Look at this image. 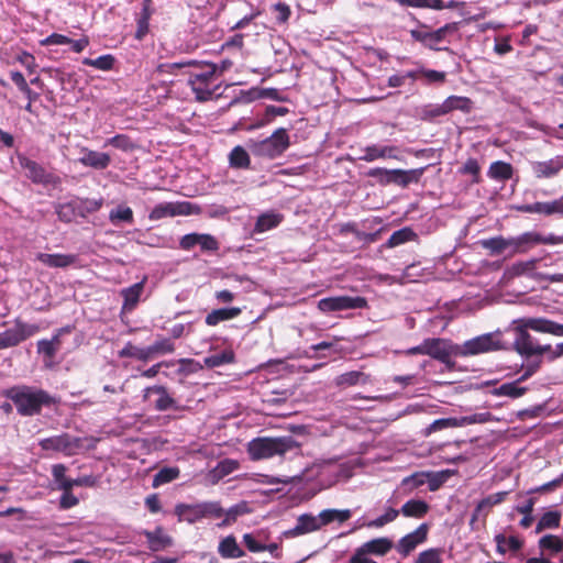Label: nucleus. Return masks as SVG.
<instances>
[{
  "label": "nucleus",
  "instance_id": "obj_1",
  "mask_svg": "<svg viewBox=\"0 0 563 563\" xmlns=\"http://www.w3.org/2000/svg\"><path fill=\"white\" fill-rule=\"evenodd\" d=\"M515 332L514 349L525 357L536 355L537 340L529 333V330L548 333L554 336H563V324L547 318H519L512 321Z\"/></svg>",
  "mask_w": 563,
  "mask_h": 563
},
{
  "label": "nucleus",
  "instance_id": "obj_2",
  "mask_svg": "<svg viewBox=\"0 0 563 563\" xmlns=\"http://www.w3.org/2000/svg\"><path fill=\"white\" fill-rule=\"evenodd\" d=\"M7 397L12 400L22 416L36 415L42 406H48L54 401L45 390L27 386L10 388Z\"/></svg>",
  "mask_w": 563,
  "mask_h": 563
},
{
  "label": "nucleus",
  "instance_id": "obj_3",
  "mask_svg": "<svg viewBox=\"0 0 563 563\" xmlns=\"http://www.w3.org/2000/svg\"><path fill=\"white\" fill-rule=\"evenodd\" d=\"M298 443L290 437L284 438H256L249 442L247 453L253 461L266 460L276 455H284L297 450Z\"/></svg>",
  "mask_w": 563,
  "mask_h": 563
},
{
  "label": "nucleus",
  "instance_id": "obj_4",
  "mask_svg": "<svg viewBox=\"0 0 563 563\" xmlns=\"http://www.w3.org/2000/svg\"><path fill=\"white\" fill-rule=\"evenodd\" d=\"M247 148L254 156L267 159H275L282 156L290 146L288 132L284 128H279L264 140H249Z\"/></svg>",
  "mask_w": 563,
  "mask_h": 563
},
{
  "label": "nucleus",
  "instance_id": "obj_5",
  "mask_svg": "<svg viewBox=\"0 0 563 563\" xmlns=\"http://www.w3.org/2000/svg\"><path fill=\"white\" fill-rule=\"evenodd\" d=\"M188 85L194 92L196 100L202 102L218 96V90L221 87L219 76L217 75V67L212 65H205L199 70L192 71L188 78Z\"/></svg>",
  "mask_w": 563,
  "mask_h": 563
},
{
  "label": "nucleus",
  "instance_id": "obj_6",
  "mask_svg": "<svg viewBox=\"0 0 563 563\" xmlns=\"http://www.w3.org/2000/svg\"><path fill=\"white\" fill-rule=\"evenodd\" d=\"M504 349L501 332H488L457 344V356L467 357Z\"/></svg>",
  "mask_w": 563,
  "mask_h": 563
},
{
  "label": "nucleus",
  "instance_id": "obj_7",
  "mask_svg": "<svg viewBox=\"0 0 563 563\" xmlns=\"http://www.w3.org/2000/svg\"><path fill=\"white\" fill-rule=\"evenodd\" d=\"M508 492H498L490 494L478 500L470 520V527L473 531H479L486 527V520L492 509L504 503Z\"/></svg>",
  "mask_w": 563,
  "mask_h": 563
},
{
  "label": "nucleus",
  "instance_id": "obj_8",
  "mask_svg": "<svg viewBox=\"0 0 563 563\" xmlns=\"http://www.w3.org/2000/svg\"><path fill=\"white\" fill-rule=\"evenodd\" d=\"M18 161L24 172V176L33 184L43 186H56L60 184V178L57 175L46 170L45 167L37 162L24 155H18Z\"/></svg>",
  "mask_w": 563,
  "mask_h": 563
},
{
  "label": "nucleus",
  "instance_id": "obj_9",
  "mask_svg": "<svg viewBox=\"0 0 563 563\" xmlns=\"http://www.w3.org/2000/svg\"><path fill=\"white\" fill-rule=\"evenodd\" d=\"M489 412H479L463 417L437 419L426 429V434L429 435L433 432L449 428H461L470 424L485 423L489 421Z\"/></svg>",
  "mask_w": 563,
  "mask_h": 563
},
{
  "label": "nucleus",
  "instance_id": "obj_10",
  "mask_svg": "<svg viewBox=\"0 0 563 563\" xmlns=\"http://www.w3.org/2000/svg\"><path fill=\"white\" fill-rule=\"evenodd\" d=\"M199 211V207L188 201L163 202L151 210L148 218L152 221H157L167 217L198 214Z\"/></svg>",
  "mask_w": 563,
  "mask_h": 563
},
{
  "label": "nucleus",
  "instance_id": "obj_11",
  "mask_svg": "<svg viewBox=\"0 0 563 563\" xmlns=\"http://www.w3.org/2000/svg\"><path fill=\"white\" fill-rule=\"evenodd\" d=\"M38 444L45 451L62 452L68 456L76 454L81 448L80 439L68 433L42 439Z\"/></svg>",
  "mask_w": 563,
  "mask_h": 563
},
{
  "label": "nucleus",
  "instance_id": "obj_12",
  "mask_svg": "<svg viewBox=\"0 0 563 563\" xmlns=\"http://www.w3.org/2000/svg\"><path fill=\"white\" fill-rule=\"evenodd\" d=\"M38 330L40 328L35 324L16 321L13 328L0 333V350L16 346Z\"/></svg>",
  "mask_w": 563,
  "mask_h": 563
},
{
  "label": "nucleus",
  "instance_id": "obj_13",
  "mask_svg": "<svg viewBox=\"0 0 563 563\" xmlns=\"http://www.w3.org/2000/svg\"><path fill=\"white\" fill-rule=\"evenodd\" d=\"M366 303L363 297L339 296L320 299L318 301V308L320 311L329 313L342 310L362 309L366 307Z\"/></svg>",
  "mask_w": 563,
  "mask_h": 563
},
{
  "label": "nucleus",
  "instance_id": "obj_14",
  "mask_svg": "<svg viewBox=\"0 0 563 563\" xmlns=\"http://www.w3.org/2000/svg\"><path fill=\"white\" fill-rule=\"evenodd\" d=\"M426 355L444 364H449L452 356H457V344L450 340L432 338L424 340Z\"/></svg>",
  "mask_w": 563,
  "mask_h": 563
},
{
  "label": "nucleus",
  "instance_id": "obj_15",
  "mask_svg": "<svg viewBox=\"0 0 563 563\" xmlns=\"http://www.w3.org/2000/svg\"><path fill=\"white\" fill-rule=\"evenodd\" d=\"M453 30H455L454 24H445L435 31L412 30L410 34L413 40L420 42L426 47L440 51L441 48L438 46V44L442 42L445 35Z\"/></svg>",
  "mask_w": 563,
  "mask_h": 563
},
{
  "label": "nucleus",
  "instance_id": "obj_16",
  "mask_svg": "<svg viewBox=\"0 0 563 563\" xmlns=\"http://www.w3.org/2000/svg\"><path fill=\"white\" fill-rule=\"evenodd\" d=\"M199 245L201 251H218L219 243L214 236L207 233H189L179 241V246L184 251H189Z\"/></svg>",
  "mask_w": 563,
  "mask_h": 563
},
{
  "label": "nucleus",
  "instance_id": "obj_17",
  "mask_svg": "<svg viewBox=\"0 0 563 563\" xmlns=\"http://www.w3.org/2000/svg\"><path fill=\"white\" fill-rule=\"evenodd\" d=\"M151 395H156L157 398L154 401V408L158 411L166 410H179L180 406L174 397L168 393L167 388L162 385H155L144 389V398H148Z\"/></svg>",
  "mask_w": 563,
  "mask_h": 563
},
{
  "label": "nucleus",
  "instance_id": "obj_18",
  "mask_svg": "<svg viewBox=\"0 0 563 563\" xmlns=\"http://www.w3.org/2000/svg\"><path fill=\"white\" fill-rule=\"evenodd\" d=\"M530 167L538 179L553 178L563 169V156H555L548 161H534L530 163Z\"/></svg>",
  "mask_w": 563,
  "mask_h": 563
},
{
  "label": "nucleus",
  "instance_id": "obj_19",
  "mask_svg": "<svg viewBox=\"0 0 563 563\" xmlns=\"http://www.w3.org/2000/svg\"><path fill=\"white\" fill-rule=\"evenodd\" d=\"M428 526L426 523L420 525L415 531L402 537L396 549L402 555L407 556L411 551H413L417 545L424 542L427 539Z\"/></svg>",
  "mask_w": 563,
  "mask_h": 563
},
{
  "label": "nucleus",
  "instance_id": "obj_20",
  "mask_svg": "<svg viewBox=\"0 0 563 563\" xmlns=\"http://www.w3.org/2000/svg\"><path fill=\"white\" fill-rule=\"evenodd\" d=\"M362 152L363 154L360 156V159L365 162L385 158L399 159L398 148L396 146L372 144L364 147Z\"/></svg>",
  "mask_w": 563,
  "mask_h": 563
},
{
  "label": "nucleus",
  "instance_id": "obj_21",
  "mask_svg": "<svg viewBox=\"0 0 563 563\" xmlns=\"http://www.w3.org/2000/svg\"><path fill=\"white\" fill-rule=\"evenodd\" d=\"M321 522L318 516L303 514L298 517L296 526L286 532L289 537H298L319 530Z\"/></svg>",
  "mask_w": 563,
  "mask_h": 563
},
{
  "label": "nucleus",
  "instance_id": "obj_22",
  "mask_svg": "<svg viewBox=\"0 0 563 563\" xmlns=\"http://www.w3.org/2000/svg\"><path fill=\"white\" fill-rule=\"evenodd\" d=\"M36 260L48 267L65 268L77 261L74 254H47L37 253Z\"/></svg>",
  "mask_w": 563,
  "mask_h": 563
},
{
  "label": "nucleus",
  "instance_id": "obj_23",
  "mask_svg": "<svg viewBox=\"0 0 563 563\" xmlns=\"http://www.w3.org/2000/svg\"><path fill=\"white\" fill-rule=\"evenodd\" d=\"M497 553L504 555L508 551L516 553L523 547V540L518 536L507 537L504 533H498L494 537Z\"/></svg>",
  "mask_w": 563,
  "mask_h": 563
},
{
  "label": "nucleus",
  "instance_id": "obj_24",
  "mask_svg": "<svg viewBox=\"0 0 563 563\" xmlns=\"http://www.w3.org/2000/svg\"><path fill=\"white\" fill-rule=\"evenodd\" d=\"M148 548L154 551H162L173 545V539L164 532L163 528L157 527L154 531H145Z\"/></svg>",
  "mask_w": 563,
  "mask_h": 563
},
{
  "label": "nucleus",
  "instance_id": "obj_25",
  "mask_svg": "<svg viewBox=\"0 0 563 563\" xmlns=\"http://www.w3.org/2000/svg\"><path fill=\"white\" fill-rule=\"evenodd\" d=\"M393 548V541L386 537L376 538L363 543L360 548L366 555H385Z\"/></svg>",
  "mask_w": 563,
  "mask_h": 563
},
{
  "label": "nucleus",
  "instance_id": "obj_26",
  "mask_svg": "<svg viewBox=\"0 0 563 563\" xmlns=\"http://www.w3.org/2000/svg\"><path fill=\"white\" fill-rule=\"evenodd\" d=\"M284 220V216L276 211H267L258 216L254 232L255 233H264L266 231H269L272 229L277 228Z\"/></svg>",
  "mask_w": 563,
  "mask_h": 563
},
{
  "label": "nucleus",
  "instance_id": "obj_27",
  "mask_svg": "<svg viewBox=\"0 0 563 563\" xmlns=\"http://www.w3.org/2000/svg\"><path fill=\"white\" fill-rule=\"evenodd\" d=\"M218 553L223 559H240L244 556V551L238 544L234 536H227L223 538L218 545Z\"/></svg>",
  "mask_w": 563,
  "mask_h": 563
},
{
  "label": "nucleus",
  "instance_id": "obj_28",
  "mask_svg": "<svg viewBox=\"0 0 563 563\" xmlns=\"http://www.w3.org/2000/svg\"><path fill=\"white\" fill-rule=\"evenodd\" d=\"M77 161L85 167L102 170L110 165L111 157L107 153L91 150L90 153H86V157H78Z\"/></svg>",
  "mask_w": 563,
  "mask_h": 563
},
{
  "label": "nucleus",
  "instance_id": "obj_29",
  "mask_svg": "<svg viewBox=\"0 0 563 563\" xmlns=\"http://www.w3.org/2000/svg\"><path fill=\"white\" fill-rule=\"evenodd\" d=\"M423 168L418 169H390V184H397L402 187L408 186L410 183H418L423 174Z\"/></svg>",
  "mask_w": 563,
  "mask_h": 563
},
{
  "label": "nucleus",
  "instance_id": "obj_30",
  "mask_svg": "<svg viewBox=\"0 0 563 563\" xmlns=\"http://www.w3.org/2000/svg\"><path fill=\"white\" fill-rule=\"evenodd\" d=\"M175 514L178 516L180 521L188 523H195L202 519L201 506L198 504H178L175 507Z\"/></svg>",
  "mask_w": 563,
  "mask_h": 563
},
{
  "label": "nucleus",
  "instance_id": "obj_31",
  "mask_svg": "<svg viewBox=\"0 0 563 563\" xmlns=\"http://www.w3.org/2000/svg\"><path fill=\"white\" fill-rule=\"evenodd\" d=\"M78 217L86 218L88 214L97 212L103 205V199H90L75 197L71 199Z\"/></svg>",
  "mask_w": 563,
  "mask_h": 563
},
{
  "label": "nucleus",
  "instance_id": "obj_32",
  "mask_svg": "<svg viewBox=\"0 0 563 563\" xmlns=\"http://www.w3.org/2000/svg\"><path fill=\"white\" fill-rule=\"evenodd\" d=\"M242 309L239 307L220 308L214 309L206 317V323L210 327H214L222 321L232 320L240 316Z\"/></svg>",
  "mask_w": 563,
  "mask_h": 563
},
{
  "label": "nucleus",
  "instance_id": "obj_33",
  "mask_svg": "<svg viewBox=\"0 0 563 563\" xmlns=\"http://www.w3.org/2000/svg\"><path fill=\"white\" fill-rule=\"evenodd\" d=\"M239 468V462L231 459H225L220 461L217 466L211 470L208 474V478L211 482V484L218 483L220 479H222L224 476L233 473Z\"/></svg>",
  "mask_w": 563,
  "mask_h": 563
},
{
  "label": "nucleus",
  "instance_id": "obj_34",
  "mask_svg": "<svg viewBox=\"0 0 563 563\" xmlns=\"http://www.w3.org/2000/svg\"><path fill=\"white\" fill-rule=\"evenodd\" d=\"M229 165L236 169H247L251 166V157L247 150L241 145L234 146L229 153Z\"/></svg>",
  "mask_w": 563,
  "mask_h": 563
},
{
  "label": "nucleus",
  "instance_id": "obj_35",
  "mask_svg": "<svg viewBox=\"0 0 563 563\" xmlns=\"http://www.w3.org/2000/svg\"><path fill=\"white\" fill-rule=\"evenodd\" d=\"M514 253H527L529 250L538 245V232L529 231L518 236H514Z\"/></svg>",
  "mask_w": 563,
  "mask_h": 563
},
{
  "label": "nucleus",
  "instance_id": "obj_36",
  "mask_svg": "<svg viewBox=\"0 0 563 563\" xmlns=\"http://www.w3.org/2000/svg\"><path fill=\"white\" fill-rule=\"evenodd\" d=\"M109 221L114 227L132 224L134 221L133 210L125 205H119L109 212Z\"/></svg>",
  "mask_w": 563,
  "mask_h": 563
},
{
  "label": "nucleus",
  "instance_id": "obj_37",
  "mask_svg": "<svg viewBox=\"0 0 563 563\" xmlns=\"http://www.w3.org/2000/svg\"><path fill=\"white\" fill-rule=\"evenodd\" d=\"M562 514L559 510H547L542 514L539 521L537 522L534 532L541 533L548 529L559 528L561 525Z\"/></svg>",
  "mask_w": 563,
  "mask_h": 563
},
{
  "label": "nucleus",
  "instance_id": "obj_38",
  "mask_svg": "<svg viewBox=\"0 0 563 563\" xmlns=\"http://www.w3.org/2000/svg\"><path fill=\"white\" fill-rule=\"evenodd\" d=\"M514 238H492L483 241L484 247L489 250L493 254H501L506 251H509L510 255H514Z\"/></svg>",
  "mask_w": 563,
  "mask_h": 563
},
{
  "label": "nucleus",
  "instance_id": "obj_39",
  "mask_svg": "<svg viewBox=\"0 0 563 563\" xmlns=\"http://www.w3.org/2000/svg\"><path fill=\"white\" fill-rule=\"evenodd\" d=\"M352 517L350 509H324L319 514L321 527L332 522H345Z\"/></svg>",
  "mask_w": 563,
  "mask_h": 563
},
{
  "label": "nucleus",
  "instance_id": "obj_40",
  "mask_svg": "<svg viewBox=\"0 0 563 563\" xmlns=\"http://www.w3.org/2000/svg\"><path fill=\"white\" fill-rule=\"evenodd\" d=\"M429 510V505L421 499H410L405 503L400 512L405 517L422 518Z\"/></svg>",
  "mask_w": 563,
  "mask_h": 563
},
{
  "label": "nucleus",
  "instance_id": "obj_41",
  "mask_svg": "<svg viewBox=\"0 0 563 563\" xmlns=\"http://www.w3.org/2000/svg\"><path fill=\"white\" fill-rule=\"evenodd\" d=\"M144 282L145 279L140 283H135L134 285L128 288L122 289L121 295L124 299L123 307L125 309L131 310L136 306L144 288Z\"/></svg>",
  "mask_w": 563,
  "mask_h": 563
},
{
  "label": "nucleus",
  "instance_id": "obj_42",
  "mask_svg": "<svg viewBox=\"0 0 563 563\" xmlns=\"http://www.w3.org/2000/svg\"><path fill=\"white\" fill-rule=\"evenodd\" d=\"M487 175L495 180H508L512 177V166L503 161L494 162L490 164Z\"/></svg>",
  "mask_w": 563,
  "mask_h": 563
},
{
  "label": "nucleus",
  "instance_id": "obj_43",
  "mask_svg": "<svg viewBox=\"0 0 563 563\" xmlns=\"http://www.w3.org/2000/svg\"><path fill=\"white\" fill-rule=\"evenodd\" d=\"M443 103L448 113L453 110H461L465 113H468L473 106V102L470 98L462 96H450L444 100Z\"/></svg>",
  "mask_w": 563,
  "mask_h": 563
},
{
  "label": "nucleus",
  "instance_id": "obj_44",
  "mask_svg": "<svg viewBox=\"0 0 563 563\" xmlns=\"http://www.w3.org/2000/svg\"><path fill=\"white\" fill-rule=\"evenodd\" d=\"M234 360V353L231 350H224L219 353L211 354L203 358L205 366L214 368L224 364H230Z\"/></svg>",
  "mask_w": 563,
  "mask_h": 563
},
{
  "label": "nucleus",
  "instance_id": "obj_45",
  "mask_svg": "<svg viewBox=\"0 0 563 563\" xmlns=\"http://www.w3.org/2000/svg\"><path fill=\"white\" fill-rule=\"evenodd\" d=\"M520 383L521 382H518V379L516 382L505 383L494 390V395L519 398L527 391V387L520 386Z\"/></svg>",
  "mask_w": 563,
  "mask_h": 563
},
{
  "label": "nucleus",
  "instance_id": "obj_46",
  "mask_svg": "<svg viewBox=\"0 0 563 563\" xmlns=\"http://www.w3.org/2000/svg\"><path fill=\"white\" fill-rule=\"evenodd\" d=\"M539 548L542 551H548L551 554H556L563 551V540L554 534H545L539 540Z\"/></svg>",
  "mask_w": 563,
  "mask_h": 563
},
{
  "label": "nucleus",
  "instance_id": "obj_47",
  "mask_svg": "<svg viewBox=\"0 0 563 563\" xmlns=\"http://www.w3.org/2000/svg\"><path fill=\"white\" fill-rule=\"evenodd\" d=\"M180 471L178 467H163L161 468L153 478V487L156 488L161 485L173 482L178 478Z\"/></svg>",
  "mask_w": 563,
  "mask_h": 563
},
{
  "label": "nucleus",
  "instance_id": "obj_48",
  "mask_svg": "<svg viewBox=\"0 0 563 563\" xmlns=\"http://www.w3.org/2000/svg\"><path fill=\"white\" fill-rule=\"evenodd\" d=\"M55 211L58 219L65 223H70L76 220V218H78L73 200L58 203L55 208Z\"/></svg>",
  "mask_w": 563,
  "mask_h": 563
},
{
  "label": "nucleus",
  "instance_id": "obj_49",
  "mask_svg": "<svg viewBox=\"0 0 563 563\" xmlns=\"http://www.w3.org/2000/svg\"><path fill=\"white\" fill-rule=\"evenodd\" d=\"M400 510L395 508H387L383 515L366 522L364 526L367 528H383L387 523L393 522L399 516Z\"/></svg>",
  "mask_w": 563,
  "mask_h": 563
},
{
  "label": "nucleus",
  "instance_id": "obj_50",
  "mask_svg": "<svg viewBox=\"0 0 563 563\" xmlns=\"http://www.w3.org/2000/svg\"><path fill=\"white\" fill-rule=\"evenodd\" d=\"M443 549L431 548L424 550L418 554L415 563H442L443 562Z\"/></svg>",
  "mask_w": 563,
  "mask_h": 563
},
{
  "label": "nucleus",
  "instance_id": "obj_51",
  "mask_svg": "<svg viewBox=\"0 0 563 563\" xmlns=\"http://www.w3.org/2000/svg\"><path fill=\"white\" fill-rule=\"evenodd\" d=\"M415 238H416V233L411 229L404 228V229H400V230L394 232L390 235V238L387 241V245L389 247H395V246L404 244L408 241H411Z\"/></svg>",
  "mask_w": 563,
  "mask_h": 563
},
{
  "label": "nucleus",
  "instance_id": "obj_52",
  "mask_svg": "<svg viewBox=\"0 0 563 563\" xmlns=\"http://www.w3.org/2000/svg\"><path fill=\"white\" fill-rule=\"evenodd\" d=\"M82 64L100 70H110L113 67L114 57L110 54L99 56L95 59L86 57L82 59Z\"/></svg>",
  "mask_w": 563,
  "mask_h": 563
},
{
  "label": "nucleus",
  "instance_id": "obj_53",
  "mask_svg": "<svg viewBox=\"0 0 563 563\" xmlns=\"http://www.w3.org/2000/svg\"><path fill=\"white\" fill-rule=\"evenodd\" d=\"M247 510L246 504H238L229 508L228 510H224V519L218 525V527H227L230 526L232 522L236 520V518L243 514H245Z\"/></svg>",
  "mask_w": 563,
  "mask_h": 563
},
{
  "label": "nucleus",
  "instance_id": "obj_54",
  "mask_svg": "<svg viewBox=\"0 0 563 563\" xmlns=\"http://www.w3.org/2000/svg\"><path fill=\"white\" fill-rule=\"evenodd\" d=\"M262 531H257L255 533H245L243 536V543L249 549V551L257 553L265 551L264 540H261Z\"/></svg>",
  "mask_w": 563,
  "mask_h": 563
},
{
  "label": "nucleus",
  "instance_id": "obj_55",
  "mask_svg": "<svg viewBox=\"0 0 563 563\" xmlns=\"http://www.w3.org/2000/svg\"><path fill=\"white\" fill-rule=\"evenodd\" d=\"M66 466L64 464H54L52 466V475L57 488L60 490H70V487H66L67 483H71L70 478L66 477Z\"/></svg>",
  "mask_w": 563,
  "mask_h": 563
},
{
  "label": "nucleus",
  "instance_id": "obj_56",
  "mask_svg": "<svg viewBox=\"0 0 563 563\" xmlns=\"http://www.w3.org/2000/svg\"><path fill=\"white\" fill-rule=\"evenodd\" d=\"M555 213L563 216V198L539 202V214L551 216Z\"/></svg>",
  "mask_w": 563,
  "mask_h": 563
},
{
  "label": "nucleus",
  "instance_id": "obj_57",
  "mask_svg": "<svg viewBox=\"0 0 563 563\" xmlns=\"http://www.w3.org/2000/svg\"><path fill=\"white\" fill-rule=\"evenodd\" d=\"M202 518H220L224 514V509L218 501L200 503Z\"/></svg>",
  "mask_w": 563,
  "mask_h": 563
},
{
  "label": "nucleus",
  "instance_id": "obj_58",
  "mask_svg": "<svg viewBox=\"0 0 563 563\" xmlns=\"http://www.w3.org/2000/svg\"><path fill=\"white\" fill-rule=\"evenodd\" d=\"M363 378L364 374L362 372L352 371L338 376L335 383L338 386H353L358 384Z\"/></svg>",
  "mask_w": 563,
  "mask_h": 563
},
{
  "label": "nucleus",
  "instance_id": "obj_59",
  "mask_svg": "<svg viewBox=\"0 0 563 563\" xmlns=\"http://www.w3.org/2000/svg\"><path fill=\"white\" fill-rule=\"evenodd\" d=\"M537 263H538V260H536V258L516 263L512 266V272L515 275H529V276H533L534 278L538 279V277H537L538 274H533Z\"/></svg>",
  "mask_w": 563,
  "mask_h": 563
},
{
  "label": "nucleus",
  "instance_id": "obj_60",
  "mask_svg": "<svg viewBox=\"0 0 563 563\" xmlns=\"http://www.w3.org/2000/svg\"><path fill=\"white\" fill-rule=\"evenodd\" d=\"M119 354L122 357H135L141 361H146V360L151 358L147 347L137 349V347L133 346L132 344H128L125 347H123L120 351Z\"/></svg>",
  "mask_w": 563,
  "mask_h": 563
},
{
  "label": "nucleus",
  "instance_id": "obj_61",
  "mask_svg": "<svg viewBox=\"0 0 563 563\" xmlns=\"http://www.w3.org/2000/svg\"><path fill=\"white\" fill-rule=\"evenodd\" d=\"M104 145H112L113 147L122 150L124 152L131 151L134 147L131 139L123 134H119L108 139Z\"/></svg>",
  "mask_w": 563,
  "mask_h": 563
},
{
  "label": "nucleus",
  "instance_id": "obj_62",
  "mask_svg": "<svg viewBox=\"0 0 563 563\" xmlns=\"http://www.w3.org/2000/svg\"><path fill=\"white\" fill-rule=\"evenodd\" d=\"M150 356L152 357L155 354H166L172 353L174 351V344L168 339H163L161 341H156L151 346H147Z\"/></svg>",
  "mask_w": 563,
  "mask_h": 563
},
{
  "label": "nucleus",
  "instance_id": "obj_63",
  "mask_svg": "<svg viewBox=\"0 0 563 563\" xmlns=\"http://www.w3.org/2000/svg\"><path fill=\"white\" fill-rule=\"evenodd\" d=\"M426 482H427V472H418L410 476L405 477L401 481V485L404 487L415 489V488L422 486Z\"/></svg>",
  "mask_w": 563,
  "mask_h": 563
},
{
  "label": "nucleus",
  "instance_id": "obj_64",
  "mask_svg": "<svg viewBox=\"0 0 563 563\" xmlns=\"http://www.w3.org/2000/svg\"><path fill=\"white\" fill-rule=\"evenodd\" d=\"M15 60L24 66L30 74H33L37 67L34 56L25 51L16 54Z\"/></svg>",
  "mask_w": 563,
  "mask_h": 563
}]
</instances>
